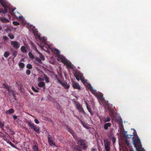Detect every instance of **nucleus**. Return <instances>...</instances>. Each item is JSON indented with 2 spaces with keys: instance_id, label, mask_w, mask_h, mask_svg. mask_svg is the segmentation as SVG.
Masks as SVG:
<instances>
[{
  "instance_id": "obj_41",
  "label": "nucleus",
  "mask_w": 151,
  "mask_h": 151,
  "mask_svg": "<svg viewBox=\"0 0 151 151\" xmlns=\"http://www.w3.org/2000/svg\"><path fill=\"white\" fill-rule=\"evenodd\" d=\"M34 121L35 123H36L37 124H38L39 123V122L37 119H35L34 120Z\"/></svg>"
},
{
  "instance_id": "obj_34",
  "label": "nucleus",
  "mask_w": 151,
  "mask_h": 151,
  "mask_svg": "<svg viewBox=\"0 0 151 151\" xmlns=\"http://www.w3.org/2000/svg\"><path fill=\"white\" fill-rule=\"evenodd\" d=\"M13 24L16 26L18 25L19 24V23L16 21H13L12 22Z\"/></svg>"
},
{
  "instance_id": "obj_52",
  "label": "nucleus",
  "mask_w": 151,
  "mask_h": 151,
  "mask_svg": "<svg viewBox=\"0 0 151 151\" xmlns=\"http://www.w3.org/2000/svg\"><path fill=\"white\" fill-rule=\"evenodd\" d=\"M2 29V27H1L0 25V30H1Z\"/></svg>"
},
{
  "instance_id": "obj_35",
  "label": "nucleus",
  "mask_w": 151,
  "mask_h": 151,
  "mask_svg": "<svg viewBox=\"0 0 151 151\" xmlns=\"http://www.w3.org/2000/svg\"><path fill=\"white\" fill-rule=\"evenodd\" d=\"M27 68L29 69H31L32 68V65L30 64H28L27 66Z\"/></svg>"
},
{
  "instance_id": "obj_9",
  "label": "nucleus",
  "mask_w": 151,
  "mask_h": 151,
  "mask_svg": "<svg viewBox=\"0 0 151 151\" xmlns=\"http://www.w3.org/2000/svg\"><path fill=\"white\" fill-rule=\"evenodd\" d=\"M11 44L12 46L15 49H18L20 47L19 43L16 41H11Z\"/></svg>"
},
{
  "instance_id": "obj_31",
  "label": "nucleus",
  "mask_w": 151,
  "mask_h": 151,
  "mask_svg": "<svg viewBox=\"0 0 151 151\" xmlns=\"http://www.w3.org/2000/svg\"><path fill=\"white\" fill-rule=\"evenodd\" d=\"M35 60L36 61L40 63H42L41 60L38 58H36Z\"/></svg>"
},
{
  "instance_id": "obj_23",
  "label": "nucleus",
  "mask_w": 151,
  "mask_h": 151,
  "mask_svg": "<svg viewBox=\"0 0 151 151\" xmlns=\"http://www.w3.org/2000/svg\"><path fill=\"white\" fill-rule=\"evenodd\" d=\"M81 122L84 127L86 129H88L89 128V127L87 125V124L83 122L81 120Z\"/></svg>"
},
{
  "instance_id": "obj_46",
  "label": "nucleus",
  "mask_w": 151,
  "mask_h": 151,
  "mask_svg": "<svg viewBox=\"0 0 151 151\" xmlns=\"http://www.w3.org/2000/svg\"><path fill=\"white\" fill-rule=\"evenodd\" d=\"M126 143H127L128 146L129 147V142L127 140H126Z\"/></svg>"
},
{
  "instance_id": "obj_4",
  "label": "nucleus",
  "mask_w": 151,
  "mask_h": 151,
  "mask_svg": "<svg viewBox=\"0 0 151 151\" xmlns=\"http://www.w3.org/2000/svg\"><path fill=\"white\" fill-rule=\"evenodd\" d=\"M0 4L4 8H6L8 9L9 13H11L12 6L6 0H0Z\"/></svg>"
},
{
  "instance_id": "obj_44",
  "label": "nucleus",
  "mask_w": 151,
  "mask_h": 151,
  "mask_svg": "<svg viewBox=\"0 0 151 151\" xmlns=\"http://www.w3.org/2000/svg\"><path fill=\"white\" fill-rule=\"evenodd\" d=\"M7 143H9L10 145H12V142L10 141L9 140H8L7 141Z\"/></svg>"
},
{
  "instance_id": "obj_19",
  "label": "nucleus",
  "mask_w": 151,
  "mask_h": 151,
  "mask_svg": "<svg viewBox=\"0 0 151 151\" xmlns=\"http://www.w3.org/2000/svg\"><path fill=\"white\" fill-rule=\"evenodd\" d=\"M111 126V124L109 123H106L105 124L104 126V129H107L109 127H110Z\"/></svg>"
},
{
  "instance_id": "obj_47",
  "label": "nucleus",
  "mask_w": 151,
  "mask_h": 151,
  "mask_svg": "<svg viewBox=\"0 0 151 151\" xmlns=\"http://www.w3.org/2000/svg\"><path fill=\"white\" fill-rule=\"evenodd\" d=\"M99 119H100L101 122L102 121V118L101 117H100V116H99Z\"/></svg>"
},
{
  "instance_id": "obj_56",
  "label": "nucleus",
  "mask_w": 151,
  "mask_h": 151,
  "mask_svg": "<svg viewBox=\"0 0 151 151\" xmlns=\"http://www.w3.org/2000/svg\"><path fill=\"white\" fill-rule=\"evenodd\" d=\"M1 48V47H0V48Z\"/></svg>"
},
{
  "instance_id": "obj_53",
  "label": "nucleus",
  "mask_w": 151,
  "mask_h": 151,
  "mask_svg": "<svg viewBox=\"0 0 151 151\" xmlns=\"http://www.w3.org/2000/svg\"><path fill=\"white\" fill-rule=\"evenodd\" d=\"M131 130H133L134 131V132H135V129H131Z\"/></svg>"
},
{
  "instance_id": "obj_55",
  "label": "nucleus",
  "mask_w": 151,
  "mask_h": 151,
  "mask_svg": "<svg viewBox=\"0 0 151 151\" xmlns=\"http://www.w3.org/2000/svg\"><path fill=\"white\" fill-rule=\"evenodd\" d=\"M131 136H132V135H130Z\"/></svg>"
},
{
  "instance_id": "obj_25",
  "label": "nucleus",
  "mask_w": 151,
  "mask_h": 151,
  "mask_svg": "<svg viewBox=\"0 0 151 151\" xmlns=\"http://www.w3.org/2000/svg\"><path fill=\"white\" fill-rule=\"evenodd\" d=\"M38 54L39 55V56L41 59L42 60H45V58L42 54L40 52H39V53Z\"/></svg>"
},
{
  "instance_id": "obj_49",
  "label": "nucleus",
  "mask_w": 151,
  "mask_h": 151,
  "mask_svg": "<svg viewBox=\"0 0 151 151\" xmlns=\"http://www.w3.org/2000/svg\"><path fill=\"white\" fill-rule=\"evenodd\" d=\"M36 51L38 53H39V52H40L36 48H35V49Z\"/></svg>"
},
{
  "instance_id": "obj_27",
  "label": "nucleus",
  "mask_w": 151,
  "mask_h": 151,
  "mask_svg": "<svg viewBox=\"0 0 151 151\" xmlns=\"http://www.w3.org/2000/svg\"><path fill=\"white\" fill-rule=\"evenodd\" d=\"M19 65L20 68H23L24 66V63H20L19 64Z\"/></svg>"
},
{
  "instance_id": "obj_21",
  "label": "nucleus",
  "mask_w": 151,
  "mask_h": 151,
  "mask_svg": "<svg viewBox=\"0 0 151 151\" xmlns=\"http://www.w3.org/2000/svg\"><path fill=\"white\" fill-rule=\"evenodd\" d=\"M110 115L113 118L115 116V113L114 112V110H111L110 111Z\"/></svg>"
},
{
  "instance_id": "obj_24",
  "label": "nucleus",
  "mask_w": 151,
  "mask_h": 151,
  "mask_svg": "<svg viewBox=\"0 0 151 151\" xmlns=\"http://www.w3.org/2000/svg\"><path fill=\"white\" fill-rule=\"evenodd\" d=\"M32 148L34 151H39L38 147L37 145H34L32 147Z\"/></svg>"
},
{
  "instance_id": "obj_51",
  "label": "nucleus",
  "mask_w": 151,
  "mask_h": 151,
  "mask_svg": "<svg viewBox=\"0 0 151 151\" xmlns=\"http://www.w3.org/2000/svg\"><path fill=\"white\" fill-rule=\"evenodd\" d=\"M76 116L79 120H80L81 121L80 119H79V117L78 116Z\"/></svg>"
},
{
  "instance_id": "obj_2",
  "label": "nucleus",
  "mask_w": 151,
  "mask_h": 151,
  "mask_svg": "<svg viewBox=\"0 0 151 151\" xmlns=\"http://www.w3.org/2000/svg\"><path fill=\"white\" fill-rule=\"evenodd\" d=\"M74 75L77 80L79 81L81 80V81L87 87L91 92L96 97L100 103L101 102L105 107H107L109 109L108 106V101H106L101 94L100 93H98L95 89L93 88L90 84L87 83V80H86L84 78H83V74L78 73H75Z\"/></svg>"
},
{
  "instance_id": "obj_15",
  "label": "nucleus",
  "mask_w": 151,
  "mask_h": 151,
  "mask_svg": "<svg viewBox=\"0 0 151 151\" xmlns=\"http://www.w3.org/2000/svg\"><path fill=\"white\" fill-rule=\"evenodd\" d=\"M105 149L106 151H110V146L108 142L105 143L104 144Z\"/></svg>"
},
{
  "instance_id": "obj_45",
  "label": "nucleus",
  "mask_w": 151,
  "mask_h": 151,
  "mask_svg": "<svg viewBox=\"0 0 151 151\" xmlns=\"http://www.w3.org/2000/svg\"><path fill=\"white\" fill-rule=\"evenodd\" d=\"M13 118L14 119H16L17 118V116L16 115L13 116Z\"/></svg>"
},
{
  "instance_id": "obj_20",
  "label": "nucleus",
  "mask_w": 151,
  "mask_h": 151,
  "mask_svg": "<svg viewBox=\"0 0 151 151\" xmlns=\"http://www.w3.org/2000/svg\"><path fill=\"white\" fill-rule=\"evenodd\" d=\"M4 88L7 89L9 93H10V90L9 89V86L5 83L3 84Z\"/></svg>"
},
{
  "instance_id": "obj_16",
  "label": "nucleus",
  "mask_w": 151,
  "mask_h": 151,
  "mask_svg": "<svg viewBox=\"0 0 151 151\" xmlns=\"http://www.w3.org/2000/svg\"><path fill=\"white\" fill-rule=\"evenodd\" d=\"M14 112V110L12 109H11L6 111L5 113L7 114H11L13 113Z\"/></svg>"
},
{
  "instance_id": "obj_30",
  "label": "nucleus",
  "mask_w": 151,
  "mask_h": 151,
  "mask_svg": "<svg viewBox=\"0 0 151 151\" xmlns=\"http://www.w3.org/2000/svg\"><path fill=\"white\" fill-rule=\"evenodd\" d=\"M44 77L46 82L47 83H49V78L45 75H44Z\"/></svg>"
},
{
  "instance_id": "obj_13",
  "label": "nucleus",
  "mask_w": 151,
  "mask_h": 151,
  "mask_svg": "<svg viewBox=\"0 0 151 151\" xmlns=\"http://www.w3.org/2000/svg\"><path fill=\"white\" fill-rule=\"evenodd\" d=\"M38 85L39 87H42L45 90V84L44 82H40L38 83Z\"/></svg>"
},
{
  "instance_id": "obj_7",
  "label": "nucleus",
  "mask_w": 151,
  "mask_h": 151,
  "mask_svg": "<svg viewBox=\"0 0 151 151\" xmlns=\"http://www.w3.org/2000/svg\"><path fill=\"white\" fill-rule=\"evenodd\" d=\"M57 82L60 84L65 89H68L70 87V85L65 81H61L58 79Z\"/></svg>"
},
{
  "instance_id": "obj_8",
  "label": "nucleus",
  "mask_w": 151,
  "mask_h": 151,
  "mask_svg": "<svg viewBox=\"0 0 151 151\" xmlns=\"http://www.w3.org/2000/svg\"><path fill=\"white\" fill-rule=\"evenodd\" d=\"M78 144L80 145L83 149H86L87 147L86 145L85 140L84 139H80L78 141Z\"/></svg>"
},
{
  "instance_id": "obj_3",
  "label": "nucleus",
  "mask_w": 151,
  "mask_h": 151,
  "mask_svg": "<svg viewBox=\"0 0 151 151\" xmlns=\"http://www.w3.org/2000/svg\"><path fill=\"white\" fill-rule=\"evenodd\" d=\"M133 142L134 147L137 151H144V149L142 147L140 140L138 137L135 139V140L133 139Z\"/></svg>"
},
{
  "instance_id": "obj_14",
  "label": "nucleus",
  "mask_w": 151,
  "mask_h": 151,
  "mask_svg": "<svg viewBox=\"0 0 151 151\" xmlns=\"http://www.w3.org/2000/svg\"><path fill=\"white\" fill-rule=\"evenodd\" d=\"M67 130L73 136L74 138H76V134L71 129V128H67Z\"/></svg>"
},
{
  "instance_id": "obj_50",
  "label": "nucleus",
  "mask_w": 151,
  "mask_h": 151,
  "mask_svg": "<svg viewBox=\"0 0 151 151\" xmlns=\"http://www.w3.org/2000/svg\"><path fill=\"white\" fill-rule=\"evenodd\" d=\"M115 142V139L114 140V139H113V143H114Z\"/></svg>"
},
{
  "instance_id": "obj_10",
  "label": "nucleus",
  "mask_w": 151,
  "mask_h": 151,
  "mask_svg": "<svg viewBox=\"0 0 151 151\" xmlns=\"http://www.w3.org/2000/svg\"><path fill=\"white\" fill-rule=\"evenodd\" d=\"M76 107L77 109L80 112L83 113L84 114H86L82 107L79 104H76Z\"/></svg>"
},
{
  "instance_id": "obj_32",
  "label": "nucleus",
  "mask_w": 151,
  "mask_h": 151,
  "mask_svg": "<svg viewBox=\"0 0 151 151\" xmlns=\"http://www.w3.org/2000/svg\"><path fill=\"white\" fill-rule=\"evenodd\" d=\"M110 118L109 117H107L104 120L105 122H107L110 121Z\"/></svg>"
},
{
  "instance_id": "obj_43",
  "label": "nucleus",
  "mask_w": 151,
  "mask_h": 151,
  "mask_svg": "<svg viewBox=\"0 0 151 151\" xmlns=\"http://www.w3.org/2000/svg\"><path fill=\"white\" fill-rule=\"evenodd\" d=\"M11 146H12V147L18 149V148L16 147L15 145H14L13 144H12V145Z\"/></svg>"
},
{
  "instance_id": "obj_37",
  "label": "nucleus",
  "mask_w": 151,
  "mask_h": 151,
  "mask_svg": "<svg viewBox=\"0 0 151 151\" xmlns=\"http://www.w3.org/2000/svg\"><path fill=\"white\" fill-rule=\"evenodd\" d=\"M51 137H51V135H48V137H47L48 142L50 141L51 140H52Z\"/></svg>"
},
{
  "instance_id": "obj_36",
  "label": "nucleus",
  "mask_w": 151,
  "mask_h": 151,
  "mask_svg": "<svg viewBox=\"0 0 151 151\" xmlns=\"http://www.w3.org/2000/svg\"><path fill=\"white\" fill-rule=\"evenodd\" d=\"M32 90L35 92H38V90L36 89L35 88L33 87H32Z\"/></svg>"
},
{
  "instance_id": "obj_18",
  "label": "nucleus",
  "mask_w": 151,
  "mask_h": 151,
  "mask_svg": "<svg viewBox=\"0 0 151 151\" xmlns=\"http://www.w3.org/2000/svg\"><path fill=\"white\" fill-rule=\"evenodd\" d=\"M85 103L86 106L88 110V111L90 113L91 115H93V113L91 111V109L88 107V104L86 101H85Z\"/></svg>"
},
{
  "instance_id": "obj_11",
  "label": "nucleus",
  "mask_w": 151,
  "mask_h": 151,
  "mask_svg": "<svg viewBox=\"0 0 151 151\" xmlns=\"http://www.w3.org/2000/svg\"><path fill=\"white\" fill-rule=\"evenodd\" d=\"M72 86L75 89L80 90L81 89V87L79 84L75 82H73L72 83Z\"/></svg>"
},
{
  "instance_id": "obj_48",
  "label": "nucleus",
  "mask_w": 151,
  "mask_h": 151,
  "mask_svg": "<svg viewBox=\"0 0 151 151\" xmlns=\"http://www.w3.org/2000/svg\"><path fill=\"white\" fill-rule=\"evenodd\" d=\"M95 149L94 148H92L91 149V151H95Z\"/></svg>"
},
{
  "instance_id": "obj_42",
  "label": "nucleus",
  "mask_w": 151,
  "mask_h": 151,
  "mask_svg": "<svg viewBox=\"0 0 151 151\" xmlns=\"http://www.w3.org/2000/svg\"><path fill=\"white\" fill-rule=\"evenodd\" d=\"M3 39L4 40H6L8 39V37L6 36H4L3 37Z\"/></svg>"
},
{
  "instance_id": "obj_54",
  "label": "nucleus",
  "mask_w": 151,
  "mask_h": 151,
  "mask_svg": "<svg viewBox=\"0 0 151 151\" xmlns=\"http://www.w3.org/2000/svg\"><path fill=\"white\" fill-rule=\"evenodd\" d=\"M126 136L127 137H128V135H127Z\"/></svg>"
},
{
  "instance_id": "obj_26",
  "label": "nucleus",
  "mask_w": 151,
  "mask_h": 151,
  "mask_svg": "<svg viewBox=\"0 0 151 151\" xmlns=\"http://www.w3.org/2000/svg\"><path fill=\"white\" fill-rule=\"evenodd\" d=\"M10 55V53L9 52H6L4 54V57L6 58H7Z\"/></svg>"
},
{
  "instance_id": "obj_33",
  "label": "nucleus",
  "mask_w": 151,
  "mask_h": 151,
  "mask_svg": "<svg viewBox=\"0 0 151 151\" xmlns=\"http://www.w3.org/2000/svg\"><path fill=\"white\" fill-rule=\"evenodd\" d=\"M48 142L50 145L52 146H53V145L55 146V144L52 141V140H51L50 141H49Z\"/></svg>"
},
{
  "instance_id": "obj_40",
  "label": "nucleus",
  "mask_w": 151,
  "mask_h": 151,
  "mask_svg": "<svg viewBox=\"0 0 151 151\" xmlns=\"http://www.w3.org/2000/svg\"><path fill=\"white\" fill-rule=\"evenodd\" d=\"M38 80L39 81L42 82L44 80V79L39 77L38 79Z\"/></svg>"
},
{
  "instance_id": "obj_17",
  "label": "nucleus",
  "mask_w": 151,
  "mask_h": 151,
  "mask_svg": "<svg viewBox=\"0 0 151 151\" xmlns=\"http://www.w3.org/2000/svg\"><path fill=\"white\" fill-rule=\"evenodd\" d=\"M4 10L3 9H0V13H3L4 14L6 13L7 12L8 10H9L8 9L6 8L5 9L4 8Z\"/></svg>"
},
{
  "instance_id": "obj_39",
  "label": "nucleus",
  "mask_w": 151,
  "mask_h": 151,
  "mask_svg": "<svg viewBox=\"0 0 151 151\" xmlns=\"http://www.w3.org/2000/svg\"><path fill=\"white\" fill-rule=\"evenodd\" d=\"M30 73H31V71H30V70H26V74L27 75H29L30 74Z\"/></svg>"
},
{
  "instance_id": "obj_29",
  "label": "nucleus",
  "mask_w": 151,
  "mask_h": 151,
  "mask_svg": "<svg viewBox=\"0 0 151 151\" xmlns=\"http://www.w3.org/2000/svg\"><path fill=\"white\" fill-rule=\"evenodd\" d=\"M8 36L11 39H13L14 37V35L13 34L11 33L9 34Z\"/></svg>"
},
{
  "instance_id": "obj_6",
  "label": "nucleus",
  "mask_w": 151,
  "mask_h": 151,
  "mask_svg": "<svg viewBox=\"0 0 151 151\" xmlns=\"http://www.w3.org/2000/svg\"><path fill=\"white\" fill-rule=\"evenodd\" d=\"M27 123L28 125L31 129H33L38 134L40 133V128L38 126L35 125L31 121H29Z\"/></svg>"
},
{
  "instance_id": "obj_38",
  "label": "nucleus",
  "mask_w": 151,
  "mask_h": 151,
  "mask_svg": "<svg viewBox=\"0 0 151 151\" xmlns=\"http://www.w3.org/2000/svg\"><path fill=\"white\" fill-rule=\"evenodd\" d=\"M17 54V52L16 51H14L13 52V55L14 57L16 56Z\"/></svg>"
},
{
  "instance_id": "obj_1",
  "label": "nucleus",
  "mask_w": 151,
  "mask_h": 151,
  "mask_svg": "<svg viewBox=\"0 0 151 151\" xmlns=\"http://www.w3.org/2000/svg\"><path fill=\"white\" fill-rule=\"evenodd\" d=\"M35 28L34 26H31L28 28L30 31L34 34L36 38L40 40L41 45L38 43H37L38 45L42 48V49L46 51H47L49 49H51V51L56 55L57 59L58 61L62 62L66 65L68 68L73 69V66L70 62L67 60L63 55H60V51L56 48H51L50 45H47L46 42V37H41L38 34L37 29H35Z\"/></svg>"
},
{
  "instance_id": "obj_5",
  "label": "nucleus",
  "mask_w": 151,
  "mask_h": 151,
  "mask_svg": "<svg viewBox=\"0 0 151 151\" xmlns=\"http://www.w3.org/2000/svg\"><path fill=\"white\" fill-rule=\"evenodd\" d=\"M16 9V8L11 9V13H9L11 14L12 15L14 16L15 18L17 19L18 20H20L21 22H23L24 21V19L22 16H19V13L18 12H14L15 10Z\"/></svg>"
},
{
  "instance_id": "obj_22",
  "label": "nucleus",
  "mask_w": 151,
  "mask_h": 151,
  "mask_svg": "<svg viewBox=\"0 0 151 151\" xmlns=\"http://www.w3.org/2000/svg\"><path fill=\"white\" fill-rule=\"evenodd\" d=\"M21 50L22 52L26 53L27 52V50L26 49L25 47L24 46H22L21 47Z\"/></svg>"
},
{
  "instance_id": "obj_28",
  "label": "nucleus",
  "mask_w": 151,
  "mask_h": 151,
  "mask_svg": "<svg viewBox=\"0 0 151 151\" xmlns=\"http://www.w3.org/2000/svg\"><path fill=\"white\" fill-rule=\"evenodd\" d=\"M28 55L29 57L33 59L34 58V55L31 52H29L28 54Z\"/></svg>"
},
{
  "instance_id": "obj_12",
  "label": "nucleus",
  "mask_w": 151,
  "mask_h": 151,
  "mask_svg": "<svg viewBox=\"0 0 151 151\" xmlns=\"http://www.w3.org/2000/svg\"><path fill=\"white\" fill-rule=\"evenodd\" d=\"M0 20L2 22L4 23H6L9 22V19L5 17H0Z\"/></svg>"
}]
</instances>
